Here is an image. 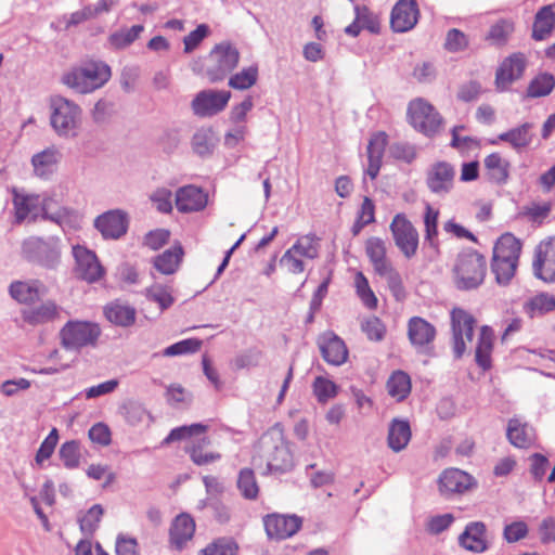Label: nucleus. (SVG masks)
<instances>
[{"mask_svg":"<svg viewBox=\"0 0 555 555\" xmlns=\"http://www.w3.org/2000/svg\"><path fill=\"white\" fill-rule=\"evenodd\" d=\"M521 242L512 233L502 234L493 247L491 270L500 285H507L514 278L519 256L521 253Z\"/></svg>","mask_w":555,"mask_h":555,"instance_id":"f257e3e1","label":"nucleus"},{"mask_svg":"<svg viewBox=\"0 0 555 555\" xmlns=\"http://www.w3.org/2000/svg\"><path fill=\"white\" fill-rule=\"evenodd\" d=\"M49 107L50 125L55 133L61 138H76L82 122L80 106L62 95H54L50 99Z\"/></svg>","mask_w":555,"mask_h":555,"instance_id":"f03ea898","label":"nucleus"},{"mask_svg":"<svg viewBox=\"0 0 555 555\" xmlns=\"http://www.w3.org/2000/svg\"><path fill=\"white\" fill-rule=\"evenodd\" d=\"M207 426L201 423L191 425L180 426L173 428L169 435L165 438L164 444H168L173 441L190 439V444L185 448L190 454L191 460L196 465H207L220 460L221 455L217 452H205L204 449L210 444V440L207 437H201L207 430Z\"/></svg>","mask_w":555,"mask_h":555,"instance_id":"7ed1b4c3","label":"nucleus"},{"mask_svg":"<svg viewBox=\"0 0 555 555\" xmlns=\"http://www.w3.org/2000/svg\"><path fill=\"white\" fill-rule=\"evenodd\" d=\"M261 448L270 472L284 473L294 466V456L281 424H274L263 434Z\"/></svg>","mask_w":555,"mask_h":555,"instance_id":"20e7f679","label":"nucleus"},{"mask_svg":"<svg viewBox=\"0 0 555 555\" xmlns=\"http://www.w3.org/2000/svg\"><path fill=\"white\" fill-rule=\"evenodd\" d=\"M111 68L103 62H90L62 76V82L78 93H90L108 81Z\"/></svg>","mask_w":555,"mask_h":555,"instance_id":"39448f33","label":"nucleus"},{"mask_svg":"<svg viewBox=\"0 0 555 555\" xmlns=\"http://www.w3.org/2000/svg\"><path fill=\"white\" fill-rule=\"evenodd\" d=\"M22 256L25 260L46 269H56L62 256L61 238L29 236L22 243Z\"/></svg>","mask_w":555,"mask_h":555,"instance_id":"423d86ee","label":"nucleus"},{"mask_svg":"<svg viewBox=\"0 0 555 555\" xmlns=\"http://www.w3.org/2000/svg\"><path fill=\"white\" fill-rule=\"evenodd\" d=\"M486 258L477 251H466L457 256L454 268V283L461 291L479 287L486 276Z\"/></svg>","mask_w":555,"mask_h":555,"instance_id":"0eeeda50","label":"nucleus"},{"mask_svg":"<svg viewBox=\"0 0 555 555\" xmlns=\"http://www.w3.org/2000/svg\"><path fill=\"white\" fill-rule=\"evenodd\" d=\"M408 118L411 126L426 137H435L441 129L443 119L426 100L418 98L409 103Z\"/></svg>","mask_w":555,"mask_h":555,"instance_id":"6e6552de","label":"nucleus"},{"mask_svg":"<svg viewBox=\"0 0 555 555\" xmlns=\"http://www.w3.org/2000/svg\"><path fill=\"white\" fill-rule=\"evenodd\" d=\"M240 52L229 42L217 44L209 53L206 74L211 82L222 80L238 64Z\"/></svg>","mask_w":555,"mask_h":555,"instance_id":"1a4fd4ad","label":"nucleus"},{"mask_svg":"<svg viewBox=\"0 0 555 555\" xmlns=\"http://www.w3.org/2000/svg\"><path fill=\"white\" fill-rule=\"evenodd\" d=\"M100 327L95 323L69 321L60 332L64 348L77 350L85 346L94 345L100 336Z\"/></svg>","mask_w":555,"mask_h":555,"instance_id":"9d476101","label":"nucleus"},{"mask_svg":"<svg viewBox=\"0 0 555 555\" xmlns=\"http://www.w3.org/2000/svg\"><path fill=\"white\" fill-rule=\"evenodd\" d=\"M475 324L474 317L464 309L454 308L451 311L453 353L456 359L462 358L466 344L473 340Z\"/></svg>","mask_w":555,"mask_h":555,"instance_id":"9b49d317","label":"nucleus"},{"mask_svg":"<svg viewBox=\"0 0 555 555\" xmlns=\"http://www.w3.org/2000/svg\"><path fill=\"white\" fill-rule=\"evenodd\" d=\"M390 230L398 248L406 258H412L418 247V233L413 224L404 216L397 215Z\"/></svg>","mask_w":555,"mask_h":555,"instance_id":"f8f14e48","label":"nucleus"},{"mask_svg":"<svg viewBox=\"0 0 555 555\" xmlns=\"http://www.w3.org/2000/svg\"><path fill=\"white\" fill-rule=\"evenodd\" d=\"M231 92L225 90H203L192 101V109L196 116H214L228 105Z\"/></svg>","mask_w":555,"mask_h":555,"instance_id":"ddd939ff","label":"nucleus"},{"mask_svg":"<svg viewBox=\"0 0 555 555\" xmlns=\"http://www.w3.org/2000/svg\"><path fill=\"white\" fill-rule=\"evenodd\" d=\"M73 256L76 262L75 272L78 278L89 283H93L103 276L104 269L92 250L83 246L76 245L73 247Z\"/></svg>","mask_w":555,"mask_h":555,"instance_id":"4468645a","label":"nucleus"},{"mask_svg":"<svg viewBox=\"0 0 555 555\" xmlns=\"http://www.w3.org/2000/svg\"><path fill=\"white\" fill-rule=\"evenodd\" d=\"M534 275L544 282L555 281V237L542 241L534 251Z\"/></svg>","mask_w":555,"mask_h":555,"instance_id":"2eb2a0df","label":"nucleus"},{"mask_svg":"<svg viewBox=\"0 0 555 555\" xmlns=\"http://www.w3.org/2000/svg\"><path fill=\"white\" fill-rule=\"evenodd\" d=\"M128 215L124 210H108L94 220V227L106 240H118L127 233Z\"/></svg>","mask_w":555,"mask_h":555,"instance_id":"dca6fc26","label":"nucleus"},{"mask_svg":"<svg viewBox=\"0 0 555 555\" xmlns=\"http://www.w3.org/2000/svg\"><path fill=\"white\" fill-rule=\"evenodd\" d=\"M454 178L455 169L450 163L437 162L427 170L426 184L430 192L443 196L453 189Z\"/></svg>","mask_w":555,"mask_h":555,"instance_id":"f3484780","label":"nucleus"},{"mask_svg":"<svg viewBox=\"0 0 555 555\" xmlns=\"http://www.w3.org/2000/svg\"><path fill=\"white\" fill-rule=\"evenodd\" d=\"M267 535L273 540H285L301 528V518L296 515H268L263 519Z\"/></svg>","mask_w":555,"mask_h":555,"instance_id":"a211bd4d","label":"nucleus"},{"mask_svg":"<svg viewBox=\"0 0 555 555\" xmlns=\"http://www.w3.org/2000/svg\"><path fill=\"white\" fill-rule=\"evenodd\" d=\"M418 9L415 0H399L391 11V28L397 33L412 29L417 23Z\"/></svg>","mask_w":555,"mask_h":555,"instance_id":"6ab92c4d","label":"nucleus"},{"mask_svg":"<svg viewBox=\"0 0 555 555\" xmlns=\"http://www.w3.org/2000/svg\"><path fill=\"white\" fill-rule=\"evenodd\" d=\"M318 345L323 359L332 365H341L348 358V350L343 341L333 332L322 334L318 339Z\"/></svg>","mask_w":555,"mask_h":555,"instance_id":"aec40b11","label":"nucleus"},{"mask_svg":"<svg viewBox=\"0 0 555 555\" xmlns=\"http://www.w3.org/2000/svg\"><path fill=\"white\" fill-rule=\"evenodd\" d=\"M526 68V57L521 53H514L499 67L495 76L496 87L505 90L515 80L519 79Z\"/></svg>","mask_w":555,"mask_h":555,"instance_id":"412c9836","label":"nucleus"},{"mask_svg":"<svg viewBox=\"0 0 555 555\" xmlns=\"http://www.w3.org/2000/svg\"><path fill=\"white\" fill-rule=\"evenodd\" d=\"M459 543L466 551L483 553L488 550L487 528L481 521L469 522L459 537Z\"/></svg>","mask_w":555,"mask_h":555,"instance_id":"4be33fe9","label":"nucleus"},{"mask_svg":"<svg viewBox=\"0 0 555 555\" xmlns=\"http://www.w3.org/2000/svg\"><path fill=\"white\" fill-rule=\"evenodd\" d=\"M62 153L55 146H49L31 157L34 173L40 179H49L57 169Z\"/></svg>","mask_w":555,"mask_h":555,"instance_id":"5701e85b","label":"nucleus"},{"mask_svg":"<svg viewBox=\"0 0 555 555\" xmlns=\"http://www.w3.org/2000/svg\"><path fill=\"white\" fill-rule=\"evenodd\" d=\"M206 205V194L195 185H185L176 192V207L180 212L199 211Z\"/></svg>","mask_w":555,"mask_h":555,"instance_id":"b1692460","label":"nucleus"},{"mask_svg":"<svg viewBox=\"0 0 555 555\" xmlns=\"http://www.w3.org/2000/svg\"><path fill=\"white\" fill-rule=\"evenodd\" d=\"M473 485V478L457 468H448L439 477V491L443 495L463 493Z\"/></svg>","mask_w":555,"mask_h":555,"instance_id":"393cba45","label":"nucleus"},{"mask_svg":"<svg viewBox=\"0 0 555 555\" xmlns=\"http://www.w3.org/2000/svg\"><path fill=\"white\" fill-rule=\"evenodd\" d=\"M13 299L21 304H31L46 295V286L38 280L14 281L9 287Z\"/></svg>","mask_w":555,"mask_h":555,"instance_id":"a878e982","label":"nucleus"},{"mask_svg":"<svg viewBox=\"0 0 555 555\" xmlns=\"http://www.w3.org/2000/svg\"><path fill=\"white\" fill-rule=\"evenodd\" d=\"M408 335L414 347L424 348L435 339L436 328L426 320L414 317L409 321Z\"/></svg>","mask_w":555,"mask_h":555,"instance_id":"bb28decb","label":"nucleus"},{"mask_svg":"<svg viewBox=\"0 0 555 555\" xmlns=\"http://www.w3.org/2000/svg\"><path fill=\"white\" fill-rule=\"evenodd\" d=\"M386 145L387 134L382 131L374 133L369 141L366 173L371 179H375L379 172Z\"/></svg>","mask_w":555,"mask_h":555,"instance_id":"cd10ccee","label":"nucleus"},{"mask_svg":"<svg viewBox=\"0 0 555 555\" xmlns=\"http://www.w3.org/2000/svg\"><path fill=\"white\" fill-rule=\"evenodd\" d=\"M195 522L194 519L188 514L178 515L170 527V542L171 544L181 550L184 544L194 535Z\"/></svg>","mask_w":555,"mask_h":555,"instance_id":"c85d7f7f","label":"nucleus"},{"mask_svg":"<svg viewBox=\"0 0 555 555\" xmlns=\"http://www.w3.org/2000/svg\"><path fill=\"white\" fill-rule=\"evenodd\" d=\"M60 307L52 300H47L39 306L24 309L23 320L30 325L52 322L60 317Z\"/></svg>","mask_w":555,"mask_h":555,"instance_id":"c756f323","label":"nucleus"},{"mask_svg":"<svg viewBox=\"0 0 555 555\" xmlns=\"http://www.w3.org/2000/svg\"><path fill=\"white\" fill-rule=\"evenodd\" d=\"M13 205L17 222H22L28 217L35 220L39 211H41L42 199L36 194L14 192Z\"/></svg>","mask_w":555,"mask_h":555,"instance_id":"7c9ffc66","label":"nucleus"},{"mask_svg":"<svg viewBox=\"0 0 555 555\" xmlns=\"http://www.w3.org/2000/svg\"><path fill=\"white\" fill-rule=\"evenodd\" d=\"M411 427L408 421L393 418L388 428V447L393 452L404 450L411 440Z\"/></svg>","mask_w":555,"mask_h":555,"instance_id":"2f4dec72","label":"nucleus"},{"mask_svg":"<svg viewBox=\"0 0 555 555\" xmlns=\"http://www.w3.org/2000/svg\"><path fill=\"white\" fill-rule=\"evenodd\" d=\"M104 313L111 323L122 327L134 324L137 318L135 309L120 301L108 304L104 309Z\"/></svg>","mask_w":555,"mask_h":555,"instance_id":"473e14b6","label":"nucleus"},{"mask_svg":"<svg viewBox=\"0 0 555 555\" xmlns=\"http://www.w3.org/2000/svg\"><path fill=\"white\" fill-rule=\"evenodd\" d=\"M506 437L516 448H528L534 440L533 428L527 423H521L518 418H512L508 422Z\"/></svg>","mask_w":555,"mask_h":555,"instance_id":"72a5a7b5","label":"nucleus"},{"mask_svg":"<svg viewBox=\"0 0 555 555\" xmlns=\"http://www.w3.org/2000/svg\"><path fill=\"white\" fill-rule=\"evenodd\" d=\"M41 212L42 219L50 220L59 225L69 223L75 215L74 209L59 205L52 197H44L42 199Z\"/></svg>","mask_w":555,"mask_h":555,"instance_id":"f704fd0d","label":"nucleus"},{"mask_svg":"<svg viewBox=\"0 0 555 555\" xmlns=\"http://www.w3.org/2000/svg\"><path fill=\"white\" fill-rule=\"evenodd\" d=\"M493 349V332L488 326H482L479 333L475 351V361L479 367L487 371L491 367V353Z\"/></svg>","mask_w":555,"mask_h":555,"instance_id":"c9c22d12","label":"nucleus"},{"mask_svg":"<svg viewBox=\"0 0 555 555\" xmlns=\"http://www.w3.org/2000/svg\"><path fill=\"white\" fill-rule=\"evenodd\" d=\"M183 254L182 246L175 245L154 258V267L162 274H172L178 270Z\"/></svg>","mask_w":555,"mask_h":555,"instance_id":"e433bc0d","label":"nucleus"},{"mask_svg":"<svg viewBox=\"0 0 555 555\" xmlns=\"http://www.w3.org/2000/svg\"><path fill=\"white\" fill-rule=\"evenodd\" d=\"M555 28V4L545 5L535 15L532 37L543 40Z\"/></svg>","mask_w":555,"mask_h":555,"instance_id":"4c0bfd02","label":"nucleus"},{"mask_svg":"<svg viewBox=\"0 0 555 555\" xmlns=\"http://www.w3.org/2000/svg\"><path fill=\"white\" fill-rule=\"evenodd\" d=\"M555 310V296L539 293L524 304V311L530 318L541 317Z\"/></svg>","mask_w":555,"mask_h":555,"instance_id":"58836bf2","label":"nucleus"},{"mask_svg":"<svg viewBox=\"0 0 555 555\" xmlns=\"http://www.w3.org/2000/svg\"><path fill=\"white\" fill-rule=\"evenodd\" d=\"M485 167L487 169L489 179L498 184L505 183L508 178L507 160L502 158L500 154L492 153L485 158Z\"/></svg>","mask_w":555,"mask_h":555,"instance_id":"ea45409f","label":"nucleus"},{"mask_svg":"<svg viewBox=\"0 0 555 555\" xmlns=\"http://www.w3.org/2000/svg\"><path fill=\"white\" fill-rule=\"evenodd\" d=\"M365 251L375 272L391 264L386 257V245L382 238L370 237L365 243Z\"/></svg>","mask_w":555,"mask_h":555,"instance_id":"a19ab883","label":"nucleus"},{"mask_svg":"<svg viewBox=\"0 0 555 555\" xmlns=\"http://www.w3.org/2000/svg\"><path fill=\"white\" fill-rule=\"evenodd\" d=\"M120 413L131 426L149 425L152 417L149 411L140 403L128 401L120 406Z\"/></svg>","mask_w":555,"mask_h":555,"instance_id":"79ce46f5","label":"nucleus"},{"mask_svg":"<svg viewBox=\"0 0 555 555\" xmlns=\"http://www.w3.org/2000/svg\"><path fill=\"white\" fill-rule=\"evenodd\" d=\"M388 393L401 401L408 397L411 391V379L402 371L395 372L387 382Z\"/></svg>","mask_w":555,"mask_h":555,"instance_id":"37998d69","label":"nucleus"},{"mask_svg":"<svg viewBox=\"0 0 555 555\" xmlns=\"http://www.w3.org/2000/svg\"><path fill=\"white\" fill-rule=\"evenodd\" d=\"M531 125L526 122L507 132L501 133L499 139L508 142L515 149H522L529 145L532 135L530 133Z\"/></svg>","mask_w":555,"mask_h":555,"instance_id":"c03bdc74","label":"nucleus"},{"mask_svg":"<svg viewBox=\"0 0 555 555\" xmlns=\"http://www.w3.org/2000/svg\"><path fill=\"white\" fill-rule=\"evenodd\" d=\"M216 145L214 132L210 129H198L192 138V149L197 155L205 157L212 153Z\"/></svg>","mask_w":555,"mask_h":555,"instance_id":"a18cd8bd","label":"nucleus"},{"mask_svg":"<svg viewBox=\"0 0 555 555\" xmlns=\"http://www.w3.org/2000/svg\"><path fill=\"white\" fill-rule=\"evenodd\" d=\"M555 87V77L552 74L543 73L534 77L527 89L529 98H541L550 94Z\"/></svg>","mask_w":555,"mask_h":555,"instance_id":"49530a36","label":"nucleus"},{"mask_svg":"<svg viewBox=\"0 0 555 555\" xmlns=\"http://www.w3.org/2000/svg\"><path fill=\"white\" fill-rule=\"evenodd\" d=\"M171 287L159 283H154L145 289V296L149 300L156 302L160 310L168 309L175 301Z\"/></svg>","mask_w":555,"mask_h":555,"instance_id":"de8ad7c7","label":"nucleus"},{"mask_svg":"<svg viewBox=\"0 0 555 555\" xmlns=\"http://www.w3.org/2000/svg\"><path fill=\"white\" fill-rule=\"evenodd\" d=\"M144 30L142 25H133L130 28H124L113 33L108 37V42L114 49H125L130 46Z\"/></svg>","mask_w":555,"mask_h":555,"instance_id":"09e8293b","label":"nucleus"},{"mask_svg":"<svg viewBox=\"0 0 555 555\" xmlns=\"http://www.w3.org/2000/svg\"><path fill=\"white\" fill-rule=\"evenodd\" d=\"M257 79L258 66L251 65L231 76L229 79V86L236 90H247L257 82Z\"/></svg>","mask_w":555,"mask_h":555,"instance_id":"8fccbe9b","label":"nucleus"},{"mask_svg":"<svg viewBox=\"0 0 555 555\" xmlns=\"http://www.w3.org/2000/svg\"><path fill=\"white\" fill-rule=\"evenodd\" d=\"M237 488L241 494L247 500H255L259 492L254 472L250 468H243L237 477Z\"/></svg>","mask_w":555,"mask_h":555,"instance_id":"3c124183","label":"nucleus"},{"mask_svg":"<svg viewBox=\"0 0 555 555\" xmlns=\"http://www.w3.org/2000/svg\"><path fill=\"white\" fill-rule=\"evenodd\" d=\"M304 259H315L319 256V240L311 234L300 236L291 247Z\"/></svg>","mask_w":555,"mask_h":555,"instance_id":"603ef678","label":"nucleus"},{"mask_svg":"<svg viewBox=\"0 0 555 555\" xmlns=\"http://www.w3.org/2000/svg\"><path fill=\"white\" fill-rule=\"evenodd\" d=\"M438 217L439 211L434 209L429 204H427L424 215L425 241L428 242L433 248L438 247Z\"/></svg>","mask_w":555,"mask_h":555,"instance_id":"864d4df0","label":"nucleus"},{"mask_svg":"<svg viewBox=\"0 0 555 555\" xmlns=\"http://www.w3.org/2000/svg\"><path fill=\"white\" fill-rule=\"evenodd\" d=\"M514 31V24L507 20H501L490 27L487 39L496 46L504 44Z\"/></svg>","mask_w":555,"mask_h":555,"instance_id":"5fc2aeb1","label":"nucleus"},{"mask_svg":"<svg viewBox=\"0 0 555 555\" xmlns=\"http://www.w3.org/2000/svg\"><path fill=\"white\" fill-rule=\"evenodd\" d=\"M376 273L387 281L389 289L398 300L404 297V287L401 275L391 264Z\"/></svg>","mask_w":555,"mask_h":555,"instance_id":"6e6d98bb","label":"nucleus"},{"mask_svg":"<svg viewBox=\"0 0 555 555\" xmlns=\"http://www.w3.org/2000/svg\"><path fill=\"white\" fill-rule=\"evenodd\" d=\"M202 347V341L197 338H188L168 346L163 350L164 357H176L182 354L194 353Z\"/></svg>","mask_w":555,"mask_h":555,"instance_id":"4d7b16f0","label":"nucleus"},{"mask_svg":"<svg viewBox=\"0 0 555 555\" xmlns=\"http://www.w3.org/2000/svg\"><path fill=\"white\" fill-rule=\"evenodd\" d=\"M357 294L362 302L370 309L377 307V298L369 285L367 279L362 272H358L354 278Z\"/></svg>","mask_w":555,"mask_h":555,"instance_id":"13d9d810","label":"nucleus"},{"mask_svg":"<svg viewBox=\"0 0 555 555\" xmlns=\"http://www.w3.org/2000/svg\"><path fill=\"white\" fill-rule=\"evenodd\" d=\"M313 392L319 402L325 403L337 395V386L334 382L318 376L313 382Z\"/></svg>","mask_w":555,"mask_h":555,"instance_id":"bf43d9fd","label":"nucleus"},{"mask_svg":"<svg viewBox=\"0 0 555 555\" xmlns=\"http://www.w3.org/2000/svg\"><path fill=\"white\" fill-rule=\"evenodd\" d=\"M60 457L67 468H75L79 464V443L75 440L67 441L60 449Z\"/></svg>","mask_w":555,"mask_h":555,"instance_id":"052dcab7","label":"nucleus"},{"mask_svg":"<svg viewBox=\"0 0 555 555\" xmlns=\"http://www.w3.org/2000/svg\"><path fill=\"white\" fill-rule=\"evenodd\" d=\"M102 515V506L99 504L93 505L86 515L79 519L80 529L86 533L92 534L96 530Z\"/></svg>","mask_w":555,"mask_h":555,"instance_id":"680f3d73","label":"nucleus"},{"mask_svg":"<svg viewBox=\"0 0 555 555\" xmlns=\"http://www.w3.org/2000/svg\"><path fill=\"white\" fill-rule=\"evenodd\" d=\"M468 47L467 36L456 29L452 28L447 33L444 48L452 53L464 51Z\"/></svg>","mask_w":555,"mask_h":555,"instance_id":"e2e57ef3","label":"nucleus"},{"mask_svg":"<svg viewBox=\"0 0 555 555\" xmlns=\"http://www.w3.org/2000/svg\"><path fill=\"white\" fill-rule=\"evenodd\" d=\"M361 328L369 339L379 341L384 338L386 328L376 317H370L361 323Z\"/></svg>","mask_w":555,"mask_h":555,"instance_id":"0e129e2a","label":"nucleus"},{"mask_svg":"<svg viewBox=\"0 0 555 555\" xmlns=\"http://www.w3.org/2000/svg\"><path fill=\"white\" fill-rule=\"evenodd\" d=\"M356 18L364 29L371 33H378L379 22L375 14H373L365 5L354 7Z\"/></svg>","mask_w":555,"mask_h":555,"instance_id":"69168bd1","label":"nucleus"},{"mask_svg":"<svg viewBox=\"0 0 555 555\" xmlns=\"http://www.w3.org/2000/svg\"><path fill=\"white\" fill-rule=\"evenodd\" d=\"M280 264L293 274H299L305 271L304 258L294 253L292 248L284 253L280 259Z\"/></svg>","mask_w":555,"mask_h":555,"instance_id":"338daca9","label":"nucleus"},{"mask_svg":"<svg viewBox=\"0 0 555 555\" xmlns=\"http://www.w3.org/2000/svg\"><path fill=\"white\" fill-rule=\"evenodd\" d=\"M390 156L404 163H412L416 158V149L414 145L405 142L393 143L389 147Z\"/></svg>","mask_w":555,"mask_h":555,"instance_id":"774afa93","label":"nucleus"}]
</instances>
